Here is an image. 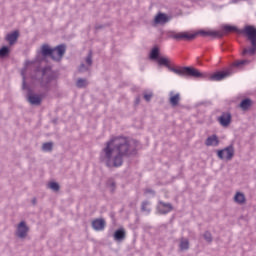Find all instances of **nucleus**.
<instances>
[{
	"label": "nucleus",
	"instance_id": "1",
	"mask_svg": "<svg viewBox=\"0 0 256 256\" xmlns=\"http://www.w3.org/2000/svg\"><path fill=\"white\" fill-rule=\"evenodd\" d=\"M103 153L108 167H121L123 157H129L133 154V147H131L129 138L117 136L106 143Z\"/></svg>",
	"mask_w": 256,
	"mask_h": 256
},
{
	"label": "nucleus",
	"instance_id": "2",
	"mask_svg": "<svg viewBox=\"0 0 256 256\" xmlns=\"http://www.w3.org/2000/svg\"><path fill=\"white\" fill-rule=\"evenodd\" d=\"M157 63L160 66L167 67L169 71L175 73L176 75H180L181 77H203V74L194 67H182V68H173L171 67V60L167 57H159L157 59Z\"/></svg>",
	"mask_w": 256,
	"mask_h": 256
},
{
	"label": "nucleus",
	"instance_id": "3",
	"mask_svg": "<svg viewBox=\"0 0 256 256\" xmlns=\"http://www.w3.org/2000/svg\"><path fill=\"white\" fill-rule=\"evenodd\" d=\"M242 35H245L251 43V48H244L242 51V55H255L256 52V28L255 26H245L243 30H241Z\"/></svg>",
	"mask_w": 256,
	"mask_h": 256
},
{
	"label": "nucleus",
	"instance_id": "4",
	"mask_svg": "<svg viewBox=\"0 0 256 256\" xmlns=\"http://www.w3.org/2000/svg\"><path fill=\"white\" fill-rule=\"evenodd\" d=\"M65 51V45H59L54 49H51L47 44H44L41 47L42 55L44 57L49 55L54 61H61V59H63V55H65Z\"/></svg>",
	"mask_w": 256,
	"mask_h": 256
},
{
	"label": "nucleus",
	"instance_id": "5",
	"mask_svg": "<svg viewBox=\"0 0 256 256\" xmlns=\"http://www.w3.org/2000/svg\"><path fill=\"white\" fill-rule=\"evenodd\" d=\"M231 69H227L224 71H218L213 74L201 73L202 76H198V78H207L209 81H223V79H227L229 75H231Z\"/></svg>",
	"mask_w": 256,
	"mask_h": 256
},
{
	"label": "nucleus",
	"instance_id": "6",
	"mask_svg": "<svg viewBox=\"0 0 256 256\" xmlns=\"http://www.w3.org/2000/svg\"><path fill=\"white\" fill-rule=\"evenodd\" d=\"M170 37L176 41H191L195 38V34L189 32H172Z\"/></svg>",
	"mask_w": 256,
	"mask_h": 256
},
{
	"label": "nucleus",
	"instance_id": "7",
	"mask_svg": "<svg viewBox=\"0 0 256 256\" xmlns=\"http://www.w3.org/2000/svg\"><path fill=\"white\" fill-rule=\"evenodd\" d=\"M217 155L219 159H226V161H231L235 155V150L233 149V146H229L223 150H219Z\"/></svg>",
	"mask_w": 256,
	"mask_h": 256
},
{
	"label": "nucleus",
	"instance_id": "8",
	"mask_svg": "<svg viewBox=\"0 0 256 256\" xmlns=\"http://www.w3.org/2000/svg\"><path fill=\"white\" fill-rule=\"evenodd\" d=\"M165 23H169V16L163 13H158L154 18V24L165 25Z\"/></svg>",
	"mask_w": 256,
	"mask_h": 256
},
{
	"label": "nucleus",
	"instance_id": "9",
	"mask_svg": "<svg viewBox=\"0 0 256 256\" xmlns=\"http://www.w3.org/2000/svg\"><path fill=\"white\" fill-rule=\"evenodd\" d=\"M218 121L222 127H229L231 123V113H223L219 118Z\"/></svg>",
	"mask_w": 256,
	"mask_h": 256
},
{
	"label": "nucleus",
	"instance_id": "10",
	"mask_svg": "<svg viewBox=\"0 0 256 256\" xmlns=\"http://www.w3.org/2000/svg\"><path fill=\"white\" fill-rule=\"evenodd\" d=\"M28 101L31 105H41V101H43V95L30 94L28 95Z\"/></svg>",
	"mask_w": 256,
	"mask_h": 256
},
{
	"label": "nucleus",
	"instance_id": "11",
	"mask_svg": "<svg viewBox=\"0 0 256 256\" xmlns=\"http://www.w3.org/2000/svg\"><path fill=\"white\" fill-rule=\"evenodd\" d=\"M158 211L162 214L170 213V211H173V206L170 203L160 202Z\"/></svg>",
	"mask_w": 256,
	"mask_h": 256
},
{
	"label": "nucleus",
	"instance_id": "12",
	"mask_svg": "<svg viewBox=\"0 0 256 256\" xmlns=\"http://www.w3.org/2000/svg\"><path fill=\"white\" fill-rule=\"evenodd\" d=\"M27 231H29V228L27 227V225H25L24 222H20L17 228L18 237H21V238L27 237Z\"/></svg>",
	"mask_w": 256,
	"mask_h": 256
},
{
	"label": "nucleus",
	"instance_id": "13",
	"mask_svg": "<svg viewBox=\"0 0 256 256\" xmlns=\"http://www.w3.org/2000/svg\"><path fill=\"white\" fill-rule=\"evenodd\" d=\"M205 145L207 147H217L219 145V138L217 135H212L206 139Z\"/></svg>",
	"mask_w": 256,
	"mask_h": 256
},
{
	"label": "nucleus",
	"instance_id": "14",
	"mask_svg": "<svg viewBox=\"0 0 256 256\" xmlns=\"http://www.w3.org/2000/svg\"><path fill=\"white\" fill-rule=\"evenodd\" d=\"M92 227L95 231H103L105 229V220L104 219H96L92 222Z\"/></svg>",
	"mask_w": 256,
	"mask_h": 256
},
{
	"label": "nucleus",
	"instance_id": "15",
	"mask_svg": "<svg viewBox=\"0 0 256 256\" xmlns=\"http://www.w3.org/2000/svg\"><path fill=\"white\" fill-rule=\"evenodd\" d=\"M18 38H19V32L14 31L6 36V41H8L10 45H13V43H15V41H17Z\"/></svg>",
	"mask_w": 256,
	"mask_h": 256
},
{
	"label": "nucleus",
	"instance_id": "16",
	"mask_svg": "<svg viewBox=\"0 0 256 256\" xmlns=\"http://www.w3.org/2000/svg\"><path fill=\"white\" fill-rule=\"evenodd\" d=\"M179 101H181V95L171 93L170 104L172 107H177V105H179Z\"/></svg>",
	"mask_w": 256,
	"mask_h": 256
},
{
	"label": "nucleus",
	"instance_id": "17",
	"mask_svg": "<svg viewBox=\"0 0 256 256\" xmlns=\"http://www.w3.org/2000/svg\"><path fill=\"white\" fill-rule=\"evenodd\" d=\"M114 239L115 241H122V239H125V230L124 229L116 230L114 233Z\"/></svg>",
	"mask_w": 256,
	"mask_h": 256
},
{
	"label": "nucleus",
	"instance_id": "18",
	"mask_svg": "<svg viewBox=\"0 0 256 256\" xmlns=\"http://www.w3.org/2000/svg\"><path fill=\"white\" fill-rule=\"evenodd\" d=\"M150 59L157 61L159 59V48L155 47L150 52Z\"/></svg>",
	"mask_w": 256,
	"mask_h": 256
},
{
	"label": "nucleus",
	"instance_id": "19",
	"mask_svg": "<svg viewBox=\"0 0 256 256\" xmlns=\"http://www.w3.org/2000/svg\"><path fill=\"white\" fill-rule=\"evenodd\" d=\"M240 107L243 111H247V109L251 107V100L250 99L242 100V102L240 103Z\"/></svg>",
	"mask_w": 256,
	"mask_h": 256
},
{
	"label": "nucleus",
	"instance_id": "20",
	"mask_svg": "<svg viewBox=\"0 0 256 256\" xmlns=\"http://www.w3.org/2000/svg\"><path fill=\"white\" fill-rule=\"evenodd\" d=\"M234 201H236V203H245V195L243 193H236L235 197H234Z\"/></svg>",
	"mask_w": 256,
	"mask_h": 256
},
{
	"label": "nucleus",
	"instance_id": "21",
	"mask_svg": "<svg viewBox=\"0 0 256 256\" xmlns=\"http://www.w3.org/2000/svg\"><path fill=\"white\" fill-rule=\"evenodd\" d=\"M243 65H249V60H236L232 67H243Z\"/></svg>",
	"mask_w": 256,
	"mask_h": 256
},
{
	"label": "nucleus",
	"instance_id": "22",
	"mask_svg": "<svg viewBox=\"0 0 256 256\" xmlns=\"http://www.w3.org/2000/svg\"><path fill=\"white\" fill-rule=\"evenodd\" d=\"M180 249L181 251H187V249H189V240L182 239L180 242Z\"/></svg>",
	"mask_w": 256,
	"mask_h": 256
},
{
	"label": "nucleus",
	"instance_id": "23",
	"mask_svg": "<svg viewBox=\"0 0 256 256\" xmlns=\"http://www.w3.org/2000/svg\"><path fill=\"white\" fill-rule=\"evenodd\" d=\"M200 35H203V37H215L217 35V32L215 31H200L199 32Z\"/></svg>",
	"mask_w": 256,
	"mask_h": 256
},
{
	"label": "nucleus",
	"instance_id": "24",
	"mask_svg": "<svg viewBox=\"0 0 256 256\" xmlns=\"http://www.w3.org/2000/svg\"><path fill=\"white\" fill-rule=\"evenodd\" d=\"M7 55H9V47L3 46L0 49V57L3 59V57H7Z\"/></svg>",
	"mask_w": 256,
	"mask_h": 256
},
{
	"label": "nucleus",
	"instance_id": "25",
	"mask_svg": "<svg viewBox=\"0 0 256 256\" xmlns=\"http://www.w3.org/2000/svg\"><path fill=\"white\" fill-rule=\"evenodd\" d=\"M223 30L226 33H235V31H237V27L226 25V26L223 27Z\"/></svg>",
	"mask_w": 256,
	"mask_h": 256
},
{
	"label": "nucleus",
	"instance_id": "26",
	"mask_svg": "<svg viewBox=\"0 0 256 256\" xmlns=\"http://www.w3.org/2000/svg\"><path fill=\"white\" fill-rule=\"evenodd\" d=\"M77 87H79L80 89L83 87H87V80L86 79H79L76 82Z\"/></svg>",
	"mask_w": 256,
	"mask_h": 256
},
{
	"label": "nucleus",
	"instance_id": "27",
	"mask_svg": "<svg viewBox=\"0 0 256 256\" xmlns=\"http://www.w3.org/2000/svg\"><path fill=\"white\" fill-rule=\"evenodd\" d=\"M43 151H51L53 149V143L47 142L42 146Z\"/></svg>",
	"mask_w": 256,
	"mask_h": 256
},
{
	"label": "nucleus",
	"instance_id": "28",
	"mask_svg": "<svg viewBox=\"0 0 256 256\" xmlns=\"http://www.w3.org/2000/svg\"><path fill=\"white\" fill-rule=\"evenodd\" d=\"M48 187L52 189V191H59V184L57 182H50Z\"/></svg>",
	"mask_w": 256,
	"mask_h": 256
},
{
	"label": "nucleus",
	"instance_id": "29",
	"mask_svg": "<svg viewBox=\"0 0 256 256\" xmlns=\"http://www.w3.org/2000/svg\"><path fill=\"white\" fill-rule=\"evenodd\" d=\"M204 239H205L208 243H211V241H212L211 233L205 232V233H204Z\"/></svg>",
	"mask_w": 256,
	"mask_h": 256
},
{
	"label": "nucleus",
	"instance_id": "30",
	"mask_svg": "<svg viewBox=\"0 0 256 256\" xmlns=\"http://www.w3.org/2000/svg\"><path fill=\"white\" fill-rule=\"evenodd\" d=\"M151 97H153V93H146L144 94L145 101H151Z\"/></svg>",
	"mask_w": 256,
	"mask_h": 256
},
{
	"label": "nucleus",
	"instance_id": "31",
	"mask_svg": "<svg viewBox=\"0 0 256 256\" xmlns=\"http://www.w3.org/2000/svg\"><path fill=\"white\" fill-rule=\"evenodd\" d=\"M86 63H87V65H89V66L92 65L93 59H92L91 54H89L88 57L86 58Z\"/></svg>",
	"mask_w": 256,
	"mask_h": 256
},
{
	"label": "nucleus",
	"instance_id": "32",
	"mask_svg": "<svg viewBox=\"0 0 256 256\" xmlns=\"http://www.w3.org/2000/svg\"><path fill=\"white\" fill-rule=\"evenodd\" d=\"M147 207H149V202H143L142 203V211H149V209Z\"/></svg>",
	"mask_w": 256,
	"mask_h": 256
},
{
	"label": "nucleus",
	"instance_id": "33",
	"mask_svg": "<svg viewBox=\"0 0 256 256\" xmlns=\"http://www.w3.org/2000/svg\"><path fill=\"white\" fill-rule=\"evenodd\" d=\"M49 71H51V68H45V69H43V71H42L43 77H45V75H47V72H49Z\"/></svg>",
	"mask_w": 256,
	"mask_h": 256
},
{
	"label": "nucleus",
	"instance_id": "34",
	"mask_svg": "<svg viewBox=\"0 0 256 256\" xmlns=\"http://www.w3.org/2000/svg\"><path fill=\"white\" fill-rule=\"evenodd\" d=\"M21 75L23 77V85H25V69L22 70Z\"/></svg>",
	"mask_w": 256,
	"mask_h": 256
},
{
	"label": "nucleus",
	"instance_id": "35",
	"mask_svg": "<svg viewBox=\"0 0 256 256\" xmlns=\"http://www.w3.org/2000/svg\"><path fill=\"white\" fill-rule=\"evenodd\" d=\"M84 69H85V65L82 64V65L80 66V68H79V71H80V72H83Z\"/></svg>",
	"mask_w": 256,
	"mask_h": 256
},
{
	"label": "nucleus",
	"instance_id": "36",
	"mask_svg": "<svg viewBox=\"0 0 256 256\" xmlns=\"http://www.w3.org/2000/svg\"><path fill=\"white\" fill-rule=\"evenodd\" d=\"M29 63H30V62H26V67H29Z\"/></svg>",
	"mask_w": 256,
	"mask_h": 256
}]
</instances>
